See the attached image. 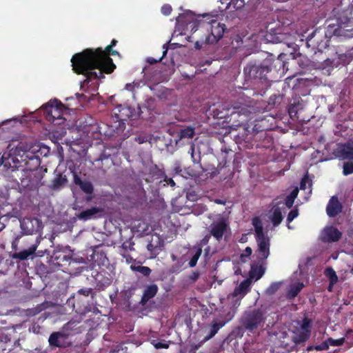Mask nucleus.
Masks as SVG:
<instances>
[{"label": "nucleus", "mask_w": 353, "mask_h": 353, "mask_svg": "<svg viewBox=\"0 0 353 353\" xmlns=\"http://www.w3.org/2000/svg\"><path fill=\"white\" fill-rule=\"evenodd\" d=\"M176 22L178 26L185 27L188 29V26L196 25L197 19H195L194 14L191 10H186L185 12L179 14L176 19Z\"/></svg>", "instance_id": "15"}, {"label": "nucleus", "mask_w": 353, "mask_h": 353, "mask_svg": "<svg viewBox=\"0 0 353 353\" xmlns=\"http://www.w3.org/2000/svg\"><path fill=\"white\" fill-rule=\"evenodd\" d=\"M39 152V150H37L34 155L30 151V148L27 145L19 143L13 153H9L7 156L4 154L1 157L0 159V168L3 167V169L14 171L21 166L22 161L27 163L28 159H35V165L38 166L40 164V159L38 155Z\"/></svg>", "instance_id": "3"}, {"label": "nucleus", "mask_w": 353, "mask_h": 353, "mask_svg": "<svg viewBox=\"0 0 353 353\" xmlns=\"http://www.w3.org/2000/svg\"><path fill=\"white\" fill-rule=\"evenodd\" d=\"M303 288V283L300 282L292 285L287 292V297L289 299L295 298Z\"/></svg>", "instance_id": "29"}, {"label": "nucleus", "mask_w": 353, "mask_h": 353, "mask_svg": "<svg viewBox=\"0 0 353 353\" xmlns=\"http://www.w3.org/2000/svg\"><path fill=\"white\" fill-rule=\"evenodd\" d=\"M103 279H104V281L102 283V285L103 286L106 287V286H108V285H110L111 284V280L109 278L105 277Z\"/></svg>", "instance_id": "56"}, {"label": "nucleus", "mask_w": 353, "mask_h": 353, "mask_svg": "<svg viewBox=\"0 0 353 353\" xmlns=\"http://www.w3.org/2000/svg\"><path fill=\"white\" fill-rule=\"evenodd\" d=\"M68 179L65 175L59 173L56 175L55 178L52 181L50 188L53 190H60L67 183Z\"/></svg>", "instance_id": "25"}, {"label": "nucleus", "mask_w": 353, "mask_h": 353, "mask_svg": "<svg viewBox=\"0 0 353 353\" xmlns=\"http://www.w3.org/2000/svg\"><path fill=\"white\" fill-rule=\"evenodd\" d=\"M117 42H118V41H117V40H116V39H113L112 40V41H111L110 44H109V45H110V46H112V48H113V47H114V46L117 45Z\"/></svg>", "instance_id": "59"}, {"label": "nucleus", "mask_w": 353, "mask_h": 353, "mask_svg": "<svg viewBox=\"0 0 353 353\" xmlns=\"http://www.w3.org/2000/svg\"><path fill=\"white\" fill-rule=\"evenodd\" d=\"M39 243V241H38V239H37L36 243L32 244L28 249L21 250L19 252H16L14 254V258L18 259L21 261L26 260L29 256H30L35 252Z\"/></svg>", "instance_id": "23"}, {"label": "nucleus", "mask_w": 353, "mask_h": 353, "mask_svg": "<svg viewBox=\"0 0 353 353\" xmlns=\"http://www.w3.org/2000/svg\"><path fill=\"white\" fill-rule=\"evenodd\" d=\"M283 98V96L282 94L271 96L269 99L268 104L274 107H277L281 103Z\"/></svg>", "instance_id": "34"}, {"label": "nucleus", "mask_w": 353, "mask_h": 353, "mask_svg": "<svg viewBox=\"0 0 353 353\" xmlns=\"http://www.w3.org/2000/svg\"><path fill=\"white\" fill-rule=\"evenodd\" d=\"M103 212V208L94 206L81 212L77 214V218L80 220L87 221L101 216Z\"/></svg>", "instance_id": "19"}, {"label": "nucleus", "mask_w": 353, "mask_h": 353, "mask_svg": "<svg viewBox=\"0 0 353 353\" xmlns=\"http://www.w3.org/2000/svg\"><path fill=\"white\" fill-rule=\"evenodd\" d=\"M251 283L252 281L250 280V279L243 280L239 285L235 287L232 294V296H240L241 298H243L250 292Z\"/></svg>", "instance_id": "22"}, {"label": "nucleus", "mask_w": 353, "mask_h": 353, "mask_svg": "<svg viewBox=\"0 0 353 353\" xmlns=\"http://www.w3.org/2000/svg\"><path fill=\"white\" fill-rule=\"evenodd\" d=\"M136 86H139V83H127L125 86V89L126 90H128V91H133L134 90V88Z\"/></svg>", "instance_id": "48"}, {"label": "nucleus", "mask_w": 353, "mask_h": 353, "mask_svg": "<svg viewBox=\"0 0 353 353\" xmlns=\"http://www.w3.org/2000/svg\"><path fill=\"white\" fill-rule=\"evenodd\" d=\"M336 155L340 159L353 160V145L350 143L340 145L336 150Z\"/></svg>", "instance_id": "20"}, {"label": "nucleus", "mask_w": 353, "mask_h": 353, "mask_svg": "<svg viewBox=\"0 0 353 353\" xmlns=\"http://www.w3.org/2000/svg\"><path fill=\"white\" fill-rule=\"evenodd\" d=\"M307 181V178L305 177L303 178L300 183V188L301 189L305 190L306 188V182Z\"/></svg>", "instance_id": "55"}, {"label": "nucleus", "mask_w": 353, "mask_h": 353, "mask_svg": "<svg viewBox=\"0 0 353 353\" xmlns=\"http://www.w3.org/2000/svg\"><path fill=\"white\" fill-rule=\"evenodd\" d=\"M178 134L181 139H192L195 134L194 128L192 126H188L180 129L178 132Z\"/></svg>", "instance_id": "32"}, {"label": "nucleus", "mask_w": 353, "mask_h": 353, "mask_svg": "<svg viewBox=\"0 0 353 353\" xmlns=\"http://www.w3.org/2000/svg\"><path fill=\"white\" fill-rule=\"evenodd\" d=\"M199 23V21L197 20V23H196V25H195V26H194V25H192V26H191V25H189V26H188V28H190V29H191V31H192V32H195V31H196V30H197V28H198Z\"/></svg>", "instance_id": "57"}, {"label": "nucleus", "mask_w": 353, "mask_h": 353, "mask_svg": "<svg viewBox=\"0 0 353 353\" xmlns=\"http://www.w3.org/2000/svg\"><path fill=\"white\" fill-rule=\"evenodd\" d=\"M312 319L306 316L298 322L301 330H299L296 335L292 337V341L295 345L303 343L310 339L312 331Z\"/></svg>", "instance_id": "8"}, {"label": "nucleus", "mask_w": 353, "mask_h": 353, "mask_svg": "<svg viewBox=\"0 0 353 353\" xmlns=\"http://www.w3.org/2000/svg\"><path fill=\"white\" fill-rule=\"evenodd\" d=\"M333 285H331V281H330L329 286L327 287V290L329 292H332V291Z\"/></svg>", "instance_id": "61"}, {"label": "nucleus", "mask_w": 353, "mask_h": 353, "mask_svg": "<svg viewBox=\"0 0 353 353\" xmlns=\"http://www.w3.org/2000/svg\"><path fill=\"white\" fill-rule=\"evenodd\" d=\"M280 54L276 59H266L261 63L250 61L243 69V73L246 81H267L268 74L272 70H280L283 67V62L279 59Z\"/></svg>", "instance_id": "2"}, {"label": "nucleus", "mask_w": 353, "mask_h": 353, "mask_svg": "<svg viewBox=\"0 0 353 353\" xmlns=\"http://www.w3.org/2000/svg\"><path fill=\"white\" fill-rule=\"evenodd\" d=\"M345 336L346 337H352L353 338V330H350L349 329L347 332H346V334H345Z\"/></svg>", "instance_id": "58"}, {"label": "nucleus", "mask_w": 353, "mask_h": 353, "mask_svg": "<svg viewBox=\"0 0 353 353\" xmlns=\"http://www.w3.org/2000/svg\"><path fill=\"white\" fill-rule=\"evenodd\" d=\"M327 343L330 346H341L345 342V337H342L338 339H334L332 338H328Z\"/></svg>", "instance_id": "38"}, {"label": "nucleus", "mask_w": 353, "mask_h": 353, "mask_svg": "<svg viewBox=\"0 0 353 353\" xmlns=\"http://www.w3.org/2000/svg\"><path fill=\"white\" fill-rule=\"evenodd\" d=\"M39 311H40V310H37L34 309L32 312H30V314H32V315H35L36 314H37L38 312H39Z\"/></svg>", "instance_id": "62"}, {"label": "nucleus", "mask_w": 353, "mask_h": 353, "mask_svg": "<svg viewBox=\"0 0 353 353\" xmlns=\"http://www.w3.org/2000/svg\"><path fill=\"white\" fill-rule=\"evenodd\" d=\"M73 182L78 185L79 188L87 194H92L94 192V186L92 183L87 180L83 181L80 176L74 171H72Z\"/></svg>", "instance_id": "18"}, {"label": "nucleus", "mask_w": 353, "mask_h": 353, "mask_svg": "<svg viewBox=\"0 0 353 353\" xmlns=\"http://www.w3.org/2000/svg\"><path fill=\"white\" fill-rule=\"evenodd\" d=\"M219 174V170H218V168H214L211 172H208L206 174V176H209L210 178H212V177L216 176Z\"/></svg>", "instance_id": "52"}, {"label": "nucleus", "mask_w": 353, "mask_h": 353, "mask_svg": "<svg viewBox=\"0 0 353 353\" xmlns=\"http://www.w3.org/2000/svg\"><path fill=\"white\" fill-rule=\"evenodd\" d=\"M159 287L155 283L146 285L143 291V294L139 302L140 304L141 305H145L151 299L157 295Z\"/></svg>", "instance_id": "17"}, {"label": "nucleus", "mask_w": 353, "mask_h": 353, "mask_svg": "<svg viewBox=\"0 0 353 353\" xmlns=\"http://www.w3.org/2000/svg\"><path fill=\"white\" fill-rule=\"evenodd\" d=\"M134 245V242H132V241H125L122 244L121 248L123 250H124L125 251L134 250V248H133Z\"/></svg>", "instance_id": "43"}, {"label": "nucleus", "mask_w": 353, "mask_h": 353, "mask_svg": "<svg viewBox=\"0 0 353 353\" xmlns=\"http://www.w3.org/2000/svg\"><path fill=\"white\" fill-rule=\"evenodd\" d=\"M201 249L199 248L196 250V252H195V254L192 256V257L191 258V259L190 260V262H189V265L190 267H194L196 265V263L198 261V259L200 257L201 254Z\"/></svg>", "instance_id": "41"}, {"label": "nucleus", "mask_w": 353, "mask_h": 353, "mask_svg": "<svg viewBox=\"0 0 353 353\" xmlns=\"http://www.w3.org/2000/svg\"><path fill=\"white\" fill-rule=\"evenodd\" d=\"M5 228V224L3 222L1 221V218L0 217V232L3 230V229Z\"/></svg>", "instance_id": "60"}, {"label": "nucleus", "mask_w": 353, "mask_h": 353, "mask_svg": "<svg viewBox=\"0 0 353 353\" xmlns=\"http://www.w3.org/2000/svg\"><path fill=\"white\" fill-rule=\"evenodd\" d=\"M252 253V250L250 247H247L245 250L244 253L241 254V257H248L250 256Z\"/></svg>", "instance_id": "50"}, {"label": "nucleus", "mask_w": 353, "mask_h": 353, "mask_svg": "<svg viewBox=\"0 0 353 353\" xmlns=\"http://www.w3.org/2000/svg\"><path fill=\"white\" fill-rule=\"evenodd\" d=\"M252 223L254 228L255 239L257 243L256 253L258 259L265 262L270 254V239L268 234L264 232L263 226L259 217L256 216L252 219Z\"/></svg>", "instance_id": "4"}, {"label": "nucleus", "mask_w": 353, "mask_h": 353, "mask_svg": "<svg viewBox=\"0 0 353 353\" xmlns=\"http://www.w3.org/2000/svg\"><path fill=\"white\" fill-rule=\"evenodd\" d=\"M330 345H328L327 340L323 342L321 344L318 345L315 347L316 350H326L329 348Z\"/></svg>", "instance_id": "45"}, {"label": "nucleus", "mask_w": 353, "mask_h": 353, "mask_svg": "<svg viewBox=\"0 0 353 353\" xmlns=\"http://www.w3.org/2000/svg\"><path fill=\"white\" fill-rule=\"evenodd\" d=\"M20 227L24 234L38 232L41 228V222L35 217H25L20 221Z\"/></svg>", "instance_id": "10"}, {"label": "nucleus", "mask_w": 353, "mask_h": 353, "mask_svg": "<svg viewBox=\"0 0 353 353\" xmlns=\"http://www.w3.org/2000/svg\"><path fill=\"white\" fill-rule=\"evenodd\" d=\"M39 176L34 171L23 170L20 185L26 190L33 191L39 185Z\"/></svg>", "instance_id": "9"}, {"label": "nucleus", "mask_w": 353, "mask_h": 353, "mask_svg": "<svg viewBox=\"0 0 353 353\" xmlns=\"http://www.w3.org/2000/svg\"><path fill=\"white\" fill-rule=\"evenodd\" d=\"M199 277V272H192L190 276H189V279L192 281V282H195Z\"/></svg>", "instance_id": "49"}, {"label": "nucleus", "mask_w": 353, "mask_h": 353, "mask_svg": "<svg viewBox=\"0 0 353 353\" xmlns=\"http://www.w3.org/2000/svg\"><path fill=\"white\" fill-rule=\"evenodd\" d=\"M294 203V199L288 195L285 199V205L288 208H291Z\"/></svg>", "instance_id": "46"}, {"label": "nucleus", "mask_w": 353, "mask_h": 353, "mask_svg": "<svg viewBox=\"0 0 353 353\" xmlns=\"http://www.w3.org/2000/svg\"><path fill=\"white\" fill-rule=\"evenodd\" d=\"M156 349H167L169 347V345L165 343L157 342L154 344Z\"/></svg>", "instance_id": "47"}, {"label": "nucleus", "mask_w": 353, "mask_h": 353, "mask_svg": "<svg viewBox=\"0 0 353 353\" xmlns=\"http://www.w3.org/2000/svg\"><path fill=\"white\" fill-rule=\"evenodd\" d=\"M265 320V317L263 311L259 309H254L243 313L241 319V325L245 330L254 333L263 325Z\"/></svg>", "instance_id": "6"}, {"label": "nucleus", "mask_w": 353, "mask_h": 353, "mask_svg": "<svg viewBox=\"0 0 353 353\" xmlns=\"http://www.w3.org/2000/svg\"><path fill=\"white\" fill-rule=\"evenodd\" d=\"M83 295L84 296H91L92 298H94L96 295V292L93 291L92 288H84L79 289L77 293L73 296V299H77L79 296Z\"/></svg>", "instance_id": "33"}, {"label": "nucleus", "mask_w": 353, "mask_h": 353, "mask_svg": "<svg viewBox=\"0 0 353 353\" xmlns=\"http://www.w3.org/2000/svg\"><path fill=\"white\" fill-rule=\"evenodd\" d=\"M63 338V334L59 332H52L48 339L49 344L51 346L59 347L61 346L60 339Z\"/></svg>", "instance_id": "31"}, {"label": "nucleus", "mask_w": 353, "mask_h": 353, "mask_svg": "<svg viewBox=\"0 0 353 353\" xmlns=\"http://www.w3.org/2000/svg\"><path fill=\"white\" fill-rule=\"evenodd\" d=\"M266 39L272 43H281L284 40V34L280 32V29L271 28L266 34Z\"/></svg>", "instance_id": "24"}, {"label": "nucleus", "mask_w": 353, "mask_h": 353, "mask_svg": "<svg viewBox=\"0 0 353 353\" xmlns=\"http://www.w3.org/2000/svg\"><path fill=\"white\" fill-rule=\"evenodd\" d=\"M228 230H229V225L226 220L222 219L211 224L210 233L216 240L219 241Z\"/></svg>", "instance_id": "12"}, {"label": "nucleus", "mask_w": 353, "mask_h": 353, "mask_svg": "<svg viewBox=\"0 0 353 353\" xmlns=\"http://www.w3.org/2000/svg\"><path fill=\"white\" fill-rule=\"evenodd\" d=\"M341 236L342 232L334 226L331 225L325 227L323 230L321 239L324 243H333L339 241Z\"/></svg>", "instance_id": "13"}, {"label": "nucleus", "mask_w": 353, "mask_h": 353, "mask_svg": "<svg viewBox=\"0 0 353 353\" xmlns=\"http://www.w3.org/2000/svg\"><path fill=\"white\" fill-rule=\"evenodd\" d=\"M133 270L145 276H148L152 272L151 269L149 267L143 265L134 266L133 268Z\"/></svg>", "instance_id": "36"}, {"label": "nucleus", "mask_w": 353, "mask_h": 353, "mask_svg": "<svg viewBox=\"0 0 353 353\" xmlns=\"http://www.w3.org/2000/svg\"><path fill=\"white\" fill-rule=\"evenodd\" d=\"M279 203L274 205L272 208V214L271 215V221L274 226H278L283 221V215L281 208L278 206Z\"/></svg>", "instance_id": "27"}, {"label": "nucleus", "mask_w": 353, "mask_h": 353, "mask_svg": "<svg viewBox=\"0 0 353 353\" xmlns=\"http://www.w3.org/2000/svg\"><path fill=\"white\" fill-rule=\"evenodd\" d=\"M299 215V210L297 208L292 210L288 215L287 221H288V228L291 229V226L290 225V223L292 222L295 218H296Z\"/></svg>", "instance_id": "40"}, {"label": "nucleus", "mask_w": 353, "mask_h": 353, "mask_svg": "<svg viewBox=\"0 0 353 353\" xmlns=\"http://www.w3.org/2000/svg\"><path fill=\"white\" fill-rule=\"evenodd\" d=\"M171 257H172V261H175L176 259V256L173 254L171 255Z\"/></svg>", "instance_id": "64"}, {"label": "nucleus", "mask_w": 353, "mask_h": 353, "mask_svg": "<svg viewBox=\"0 0 353 353\" xmlns=\"http://www.w3.org/2000/svg\"><path fill=\"white\" fill-rule=\"evenodd\" d=\"M150 176L145 179L147 183H152L155 179H161L164 176V173L160 170L157 165L151 166L149 169Z\"/></svg>", "instance_id": "26"}, {"label": "nucleus", "mask_w": 353, "mask_h": 353, "mask_svg": "<svg viewBox=\"0 0 353 353\" xmlns=\"http://www.w3.org/2000/svg\"><path fill=\"white\" fill-rule=\"evenodd\" d=\"M294 107H290L289 108V114L291 115L293 112H295L294 110Z\"/></svg>", "instance_id": "63"}, {"label": "nucleus", "mask_w": 353, "mask_h": 353, "mask_svg": "<svg viewBox=\"0 0 353 353\" xmlns=\"http://www.w3.org/2000/svg\"><path fill=\"white\" fill-rule=\"evenodd\" d=\"M353 173V162L347 161L343 163V174L347 176Z\"/></svg>", "instance_id": "37"}, {"label": "nucleus", "mask_w": 353, "mask_h": 353, "mask_svg": "<svg viewBox=\"0 0 353 353\" xmlns=\"http://www.w3.org/2000/svg\"><path fill=\"white\" fill-rule=\"evenodd\" d=\"M189 152L191 154V157L192 159L193 162L196 163V159H194V144L191 145Z\"/></svg>", "instance_id": "54"}, {"label": "nucleus", "mask_w": 353, "mask_h": 353, "mask_svg": "<svg viewBox=\"0 0 353 353\" xmlns=\"http://www.w3.org/2000/svg\"><path fill=\"white\" fill-rule=\"evenodd\" d=\"M163 48L164 49L163 52V54L162 56L159 59H155L152 57H148V59H147V61L148 63H149L150 64L152 65V64H154V63H157L158 62H160L162 59L165 57L166 54H167V52H168V46H167V44H164L163 46Z\"/></svg>", "instance_id": "39"}, {"label": "nucleus", "mask_w": 353, "mask_h": 353, "mask_svg": "<svg viewBox=\"0 0 353 353\" xmlns=\"http://www.w3.org/2000/svg\"><path fill=\"white\" fill-rule=\"evenodd\" d=\"M164 181L167 183L168 185H170L171 187L175 186V182L172 178H168L167 176L164 174Z\"/></svg>", "instance_id": "51"}, {"label": "nucleus", "mask_w": 353, "mask_h": 353, "mask_svg": "<svg viewBox=\"0 0 353 353\" xmlns=\"http://www.w3.org/2000/svg\"><path fill=\"white\" fill-rule=\"evenodd\" d=\"M257 263H253L251 265V269L250 271V280L254 279L257 281L260 279L265 273V268L264 264L265 262H263L260 260H257Z\"/></svg>", "instance_id": "21"}, {"label": "nucleus", "mask_w": 353, "mask_h": 353, "mask_svg": "<svg viewBox=\"0 0 353 353\" xmlns=\"http://www.w3.org/2000/svg\"><path fill=\"white\" fill-rule=\"evenodd\" d=\"M165 243L159 236L152 237L147 245V250L150 252L151 258H156L163 250Z\"/></svg>", "instance_id": "14"}, {"label": "nucleus", "mask_w": 353, "mask_h": 353, "mask_svg": "<svg viewBox=\"0 0 353 353\" xmlns=\"http://www.w3.org/2000/svg\"><path fill=\"white\" fill-rule=\"evenodd\" d=\"M210 28L211 35L206 38V42L208 43H216L223 37L226 30L225 25L216 20H212L211 21Z\"/></svg>", "instance_id": "11"}, {"label": "nucleus", "mask_w": 353, "mask_h": 353, "mask_svg": "<svg viewBox=\"0 0 353 353\" xmlns=\"http://www.w3.org/2000/svg\"><path fill=\"white\" fill-rule=\"evenodd\" d=\"M298 194H299V189L297 188H294V190H292V191L290 192V194H289V196L292 198L293 199L295 200V199L298 196Z\"/></svg>", "instance_id": "53"}, {"label": "nucleus", "mask_w": 353, "mask_h": 353, "mask_svg": "<svg viewBox=\"0 0 353 353\" xmlns=\"http://www.w3.org/2000/svg\"><path fill=\"white\" fill-rule=\"evenodd\" d=\"M119 113L117 117L120 120L125 121L132 117L133 110L129 107L119 106L118 108Z\"/></svg>", "instance_id": "30"}, {"label": "nucleus", "mask_w": 353, "mask_h": 353, "mask_svg": "<svg viewBox=\"0 0 353 353\" xmlns=\"http://www.w3.org/2000/svg\"><path fill=\"white\" fill-rule=\"evenodd\" d=\"M224 323L223 322H213L212 325H210V327L208 330V334L204 337L203 341L205 342L210 339H212L219 330L220 328H221L224 325Z\"/></svg>", "instance_id": "28"}, {"label": "nucleus", "mask_w": 353, "mask_h": 353, "mask_svg": "<svg viewBox=\"0 0 353 353\" xmlns=\"http://www.w3.org/2000/svg\"><path fill=\"white\" fill-rule=\"evenodd\" d=\"M326 275L329 276L331 285H334L338 281V276L335 271L332 268H327L325 270Z\"/></svg>", "instance_id": "35"}, {"label": "nucleus", "mask_w": 353, "mask_h": 353, "mask_svg": "<svg viewBox=\"0 0 353 353\" xmlns=\"http://www.w3.org/2000/svg\"><path fill=\"white\" fill-rule=\"evenodd\" d=\"M161 12L163 14L165 15V16H168L169 15L172 10V8L171 7L170 5L169 4H164L162 7H161Z\"/></svg>", "instance_id": "44"}, {"label": "nucleus", "mask_w": 353, "mask_h": 353, "mask_svg": "<svg viewBox=\"0 0 353 353\" xmlns=\"http://www.w3.org/2000/svg\"><path fill=\"white\" fill-rule=\"evenodd\" d=\"M252 110L253 107L238 102L227 110L224 117L229 118L228 122L232 125L241 126L247 121Z\"/></svg>", "instance_id": "5"}, {"label": "nucleus", "mask_w": 353, "mask_h": 353, "mask_svg": "<svg viewBox=\"0 0 353 353\" xmlns=\"http://www.w3.org/2000/svg\"><path fill=\"white\" fill-rule=\"evenodd\" d=\"M110 55L120 56V54L110 45L104 50L102 48H87L72 56V70L78 74L84 75L83 82L86 83L94 79H102L105 78L104 74H111L116 69Z\"/></svg>", "instance_id": "1"}, {"label": "nucleus", "mask_w": 353, "mask_h": 353, "mask_svg": "<svg viewBox=\"0 0 353 353\" xmlns=\"http://www.w3.org/2000/svg\"><path fill=\"white\" fill-rule=\"evenodd\" d=\"M317 34L316 31H314L312 34H310L307 39V44L308 46H315V43H318V40L315 39V37Z\"/></svg>", "instance_id": "42"}, {"label": "nucleus", "mask_w": 353, "mask_h": 353, "mask_svg": "<svg viewBox=\"0 0 353 353\" xmlns=\"http://www.w3.org/2000/svg\"><path fill=\"white\" fill-rule=\"evenodd\" d=\"M63 108V105L60 101H50L43 106L46 119L54 125H59L64 120L61 113Z\"/></svg>", "instance_id": "7"}, {"label": "nucleus", "mask_w": 353, "mask_h": 353, "mask_svg": "<svg viewBox=\"0 0 353 353\" xmlns=\"http://www.w3.org/2000/svg\"><path fill=\"white\" fill-rule=\"evenodd\" d=\"M343 205L339 202L338 197L333 196L330 198L326 207V212L328 216L335 217L342 212Z\"/></svg>", "instance_id": "16"}]
</instances>
